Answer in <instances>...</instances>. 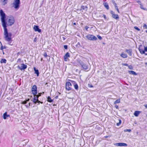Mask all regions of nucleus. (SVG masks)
Returning a JSON list of instances; mask_svg holds the SVG:
<instances>
[{
  "instance_id": "473e14b6",
  "label": "nucleus",
  "mask_w": 147,
  "mask_h": 147,
  "mask_svg": "<svg viewBox=\"0 0 147 147\" xmlns=\"http://www.w3.org/2000/svg\"><path fill=\"white\" fill-rule=\"evenodd\" d=\"M33 102L35 103H36L37 102V99L36 98H34L33 100Z\"/></svg>"
},
{
  "instance_id": "f03ea898",
  "label": "nucleus",
  "mask_w": 147,
  "mask_h": 147,
  "mask_svg": "<svg viewBox=\"0 0 147 147\" xmlns=\"http://www.w3.org/2000/svg\"><path fill=\"white\" fill-rule=\"evenodd\" d=\"M0 16L3 26V27L7 26L5 20V14L2 9L0 11Z\"/></svg>"
},
{
  "instance_id": "603ef678",
  "label": "nucleus",
  "mask_w": 147,
  "mask_h": 147,
  "mask_svg": "<svg viewBox=\"0 0 147 147\" xmlns=\"http://www.w3.org/2000/svg\"><path fill=\"white\" fill-rule=\"evenodd\" d=\"M113 4H114V6H115V7L116 6H117V4H116V3H115V2H114L113 3Z\"/></svg>"
},
{
  "instance_id": "2f4dec72",
  "label": "nucleus",
  "mask_w": 147,
  "mask_h": 147,
  "mask_svg": "<svg viewBox=\"0 0 147 147\" xmlns=\"http://www.w3.org/2000/svg\"><path fill=\"white\" fill-rule=\"evenodd\" d=\"M97 37L100 40H101L102 39V37L100 36H99V35H97Z\"/></svg>"
},
{
  "instance_id": "a211bd4d",
  "label": "nucleus",
  "mask_w": 147,
  "mask_h": 147,
  "mask_svg": "<svg viewBox=\"0 0 147 147\" xmlns=\"http://www.w3.org/2000/svg\"><path fill=\"white\" fill-rule=\"evenodd\" d=\"M34 73L36 74L37 76H38L39 74V72L38 69H36L35 67L34 68Z\"/></svg>"
},
{
  "instance_id": "37998d69",
  "label": "nucleus",
  "mask_w": 147,
  "mask_h": 147,
  "mask_svg": "<svg viewBox=\"0 0 147 147\" xmlns=\"http://www.w3.org/2000/svg\"><path fill=\"white\" fill-rule=\"evenodd\" d=\"M144 51H147V47H144Z\"/></svg>"
},
{
  "instance_id": "4d7b16f0",
  "label": "nucleus",
  "mask_w": 147,
  "mask_h": 147,
  "mask_svg": "<svg viewBox=\"0 0 147 147\" xmlns=\"http://www.w3.org/2000/svg\"><path fill=\"white\" fill-rule=\"evenodd\" d=\"M30 103H29V105H28V107H30Z\"/></svg>"
},
{
  "instance_id": "ea45409f",
  "label": "nucleus",
  "mask_w": 147,
  "mask_h": 147,
  "mask_svg": "<svg viewBox=\"0 0 147 147\" xmlns=\"http://www.w3.org/2000/svg\"><path fill=\"white\" fill-rule=\"evenodd\" d=\"M64 48L65 49H67V45H64Z\"/></svg>"
},
{
  "instance_id": "cd10ccee",
  "label": "nucleus",
  "mask_w": 147,
  "mask_h": 147,
  "mask_svg": "<svg viewBox=\"0 0 147 147\" xmlns=\"http://www.w3.org/2000/svg\"><path fill=\"white\" fill-rule=\"evenodd\" d=\"M131 129H125L124 130V131L125 132H126V131H128L129 132H130L131 131Z\"/></svg>"
},
{
  "instance_id": "79ce46f5",
  "label": "nucleus",
  "mask_w": 147,
  "mask_h": 147,
  "mask_svg": "<svg viewBox=\"0 0 147 147\" xmlns=\"http://www.w3.org/2000/svg\"><path fill=\"white\" fill-rule=\"evenodd\" d=\"M122 65H123L126 66H128V65L126 63L123 64Z\"/></svg>"
},
{
  "instance_id": "c85d7f7f",
  "label": "nucleus",
  "mask_w": 147,
  "mask_h": 147,
  "mask_svg": "<svg viewBox=\"0 0 147 147\" xmlns=\"http://www.w3.org/2000/svg\"><path fill=\"white\" fill-rule=\"evenodd\" d=\"M119 122L118 123H117V126H119V125L121 123V120L120 119H119Z\"/></svg>"
},
{
  "instance_id": "09e8293b",
  "label": "nucleus",
  "mask_w": 147,
  "mask_h": 147,
  "mask_svg": "<svg viewBox=\"0 0 147 147\" xmlns=\"http://www.w3.org/2000/svg\"><path fill=\"white\" fill-rule=\"evenodd\" d=\"M115 108L117 109H118V108H119V107H118V106H117V105H116L115 106Z\"/></svg>"
},
{
  "instance_id": "72a5a7b5",
  "label": "nucleus",
  "mask_w": 147,
  "mask_h": 147,
  "mask_svg": "<svg viewBox=\"0 0 147 147\" xmlns=\"http://www.w3.org/2000/svg\"><path fill=\"white\" fill-rule=\"evenodd\" d=\"M128 67L129 69H133V67L131 65H128Z\"/></svg>"
},
{
  "instance_id": "13d9d810",
  "label": "nucleus",
  "mask_w": 147,
  "mask_h": 147,
  "mask_svg": "<svg viewBox=\"0 0 147 147\" xmlns=\"http://www.w3.org/2000/svg\"><path fill=\"white\" fill-rule=\"evenodd\" d=\"M29 100H30V99H28L27 100H26V101H27H27H29Z\"/></svg>"
},
{
  "instance_id": "6e6552de",
  "label": "nucleus",
  "mask_w": 147,
  "mask_h": 147,
  "mask_svg": "<svg viewBox=\"0 0 147 147\" xmlns=\"http://www.w3.org/2000/svg\"><path fill=\"white\" fill-rule=\"evenodd\" d=\"M79 63L84 69L85 70H87L88 69V66L86 64L84 63L81 61H79Z\"/></svg>"
},
{
  "instance_id": "e2e57ef3",
  "label": "nucleus",
  "mask_w": 147,
  "mask_h": 147,
  "mask_svg": "<svg viewBox=\"0 0 147 147\" xmlns=\"http://www.w3.org/2000/svg\"><path fill=\"white\" fill-rule=\"evenodd\" d=\"M136 133H137V134H138V132H136Z\"/></svg>"
},
{
  "instance_id": "f257e3e1",
  "label": "nucleus",
  "mask_w": 147,
  "mask_h": 147,
  "mask_svg": "<svg viewBox=\"0 0 147 147\" xmlns=\"http://www.w3.org/2000/svg\"><path fill=\"white\" fill-rule=\"evenodd\" d=\"M4 28V38L6 41L9 42L11 41V36L12 34L11 33H8L7 26L3 27Z\"/></svg>"
},
{
  "instance_id": "f704fd0d",
  "label": "nucleus",
  "mask_w": 147,
  "mask_h": 147,
  "mask_svg": "<svg viewBox=\"0 0 147 147\" xmlns=\"http://www.w3.org/2000/svg\"><path fill=\"white\" fill-rule=\"evenodd\" d=\"M134 28L135 29H136V30H138V31H139L140 30V29L137 26H135Z\"/></svg>"
},
{
  "instance_id": "c03bdc74",
  "label": "nucleus",
  "mask_w": 147,
  "mask_h": 147,
  "mask_svg": "<svg viewBox=\"0 0 147 147\" xmlns=\"http://www.w3.org/2000/svg\"><path fill=\"white\" fill-rule=\"evenodd\" d=\"M37 41V39H36V38H35L34 40V42H35L36 41Z\"/></svg>"
},
{
  "instance_id": "5fc2aeb1",
  "label": "nucleus",
  "mask_w": 147,
  "mask_h": 147,
  "mask_svg": "<svg viewBox=\"0 0 147 147\" xmlns=\"http://www.w3.org/2000/svg\"><path fill=\"white\" fill-rule=\"evenodd\" d=\"M25 106H26V107L27 108H29V107H28V105H25Z\"/></svg>"
},
{
  "instance_id": "0e129e2a",
  "label": "nucleus",
  "mask_w": 147,
  "mask_h": 147,
  "mask_svg": "<svg viewBox=\"0 0 147 147\" xmlns=\"http://www.w3.org/2000/svg\"><path fill=\"white\" fill-rule=\"evenodd\" d=\"M145 55H147V54H145Z\"/></svg>"
},
{
  "instance_id": "bf43d9fd",
  "label": "nucleus",
  "mask_w": 147,
  "mask_h": 147,
  "mask_svg": "<svg viewBox=\"0 0 147 147\" xmlns=\"http://www.w3.org/2000/svg\"><path fill=\"white\" fill-rule=\"evenodd\" d=\"M74 25H76V23H74Z\"/></svg>"
},
{
  "instance_id": "f8f14e48",
  "label": "nucleus",
  "mask_w": 147,
  "mask_h": 147,
  "mask_svg": "<svg viewBox=\"0 0 147 147\" xmlns=\"http://www.w3.org/2000/svg\"><path fill=\"white\" fill-rule=\"evenodd\" d=\"M116 145L117 146H127V144H126V143H116Z\"/></svg>"
},
{
  "instance_id": "2eb2a0df",
  "label": "nucleus",
  "mask_w": 147,
  "mask_h": 147,
  "mask_svg": "<svg viewBox=\"0 0 147 147\" xmlns=\"http://www.w3.org/2000/svg\"><path fill=\"white\" fill-rule=\"evenodd\" d=\"M125 51L129 55L131 56L132 55V50L131 49H126Z\"/></svg>"
},
{
  "instance_id": "69168bd1",
  "label": "nucleus",
  "mask_w": 147,
  "mask_h": 147,
  "mask_svg": "<svg viewBox=\"0 0 147 147\" xmlns=\"http://www.w3.org/2000/svg\"><path fill=\"white\" fill-rule=\"evenodd\" d=\"M146 116L147 117V115H146Z\"/></svg>"
},
{
  "instance_id": "6e6d98bb",
  "label": "nucleus",
  "mask_w": 147,
  "mask_h": 147,
  "mask_svg": "<svg viewBox=\"0 0 147 147\" xmlns=\"http://www.w3.org/2000/svg\"><path fill=\"white\" fill-rule=\"evenodd\" d=\"M144 106L146 108H147V104L145 105Z\"/></svg>"
},
{
  "instance_id": "7c9ffc66",
  "label": "nucleus",
  "mask_w": 147,
  "mask_h": 147,
  "mask_svg": "<svg viewBox=\"0 0 147 147\" xmlns=\"http://www.w3.org/2000/svg\"><path fill=\"white\" fill-rule=\"evenodd\" d=\"M7 0H3V3L4 5L7 3Z\"/></svg>"
},
{
  "instance_id": "423d86ee",
  "label": "nucleus",
  "mask_w": 147,
  "mask_h": 147,
  "mask_svg": "<svg viewBox=\"0 0 147 147\" xmlns=\"http://www.w3.org/2000/svg\"><path fill=\"white\" fill-rule=\"evenodd\" d=\"M71 84L69 82H67L65 84V88L66 90L69 91L71 90Z\"/></svg>"
},
{
  "instance_id": "a18cd8bd",
  "label": "nucleus",
  "mask_w": 147,
  "mask_h": 147,
  "mask_svg": "<svg viewBox=\"0 0 147 147\" xmlns=\"http://www.w3.org/2000/svg\"><path fill=\"white\" fill-rule=\"evenodd\" d=\"M137 2L140 5L142 4V3L141 1H138Z\"/></svg>"
},
{
  "instance_id": "c9c22d12",
  "label": "nucleus",
  "mask_w": 147,
  "mask_h": 147,
  "mask_svg": "<svg viewBox=\"0 0 147 147\" xmlns=\"http://www.w3.org/2000/svg\"><path fill=\"white\" fill-rule=\"evenodd\" d=\"M115 7V9L117 10V12L119 13V9H118V7L117 6H116Z\"/></svg>"
},
{
  "instance_id": "5701e85b",
  "label": "nucleus",
  "mask_w": 147,
  "mask_h": 147,
  "mask_svg": "<svg viewBox=\"0 0 147 147\" xmlns=\"http://www.w3.org/2000/svg\"><path fill=\"white\" fill-rule=\"evenodd\" d=\"M47 101L49 102H52L53 101V100H52L50 96H48L47 98Z\"/></svg>"
},
{
  "instance_id": "0eeeda50",
  "label": "nucleus",
  "mask_w": 147,
  "mask_h": 147,
  "mask_svg": "<svg viewBox=\"0 0 147 147\" xmlns=\"http://www.w3.org/2000/svg\"><path fill=\"white\" fill-rule=\"evenodd\" d=\"M18 67L20 70H22L23 69H25L27 67V66L24 64H22L20 65H18Z\"/></svg>"
},
{
  "instance_id": "8fccbe9b",
  "label": "nucleus",
  "mask_w": 147,
  "mask_h": 147,
  "mask_svg": "<svg viewBox=\"0 0 147 147\" xmlns=\"http://www.w3.org/2000/svg\"><path fill=\"white\" fill-rule=\"evenodd\" d=\"M3 47L2 46V45L1 46V48H0V49H1V50H3Z\"/></svg>"
},
{
  "instance_id": "b1692460",
  "label": "nucleus",
  "mask_w": 147,
  "mask_h": 147,
  "mask_svg": "<svg viewBox=\"0 0 147 147\" xmlns=\"http://www.w3.org/2000/svg\"><path fill=\"white\" fill-rule=\"evenodd\" d=\"M120 102V99H117V100L115 101V102H114V104H116L117 103H119Z\"/></svg>"
},
{
  "instance_id": "412c9836",
  "label": "nucleus",
  "mask_w": 147,
  "mask_h": 147,
  "mask_svg": "<svg viewBox=\"0 0 147 147\" xmlns=\"http://www.w3.org/2000/svg\"><path fill=\"white\" fill-rule=\"evenodd\" d=\"M104 6L107 9H109V6L108 4L107 3H105L103 4Z\"/></svg>"
},
{
  "instance_id": "9b49d317",
  "label": "nucleus",
  "mask_w": 147,
  "mask_h": 147,
  "mask_svg": "<svg viewBox=\"0 0 147 147\" xmlns=\"http://www.w3.org/2000/svg\"><path fill=\"white\" fill-rule=\"evenodd\" d=\"M33 29L36 32H41V30L39 28L38 26L36 25L34 26L33 27Z\"/></svg>"
},
{
  "instance_id": "f3484780",
  "label": "nucleus",
  "mask_w": 147,
  "mask_h": 147,
  "mask_svg": "<svg viewBox=\"0 0 147 147\" xmlns=\"http://www.w3.org/2000/svg\"><path fill=\"white\" fill-rule=\"evenodd\" d=\"M140 113V112L139 111H136L134 113V115L136 117H138Z\"/></svg>"
},
{
  "instance_id": "1a4fd4ad",
  "label": "nucleus",
  "mask_w": 147,
  "mask_h": 147,
  "mask_svg": "<svg viewBox=\"0 0 147 147\" xmlns=\"http://www.w3.org/2000/svg\"><path fill=\"white\" fill-rule=\"evenodd\" d=\"M32 91L33 95L37 93V87L36 85H34L32 88Z\"/></svg>"
},
{
  "instance_id": "6ab92c4d",
  "label": "nucleus",
  "mask_w": 147,
  "mask_h": 147,
  "mask_svg": "<svg viewBox=\"0 0 147 147\" xmlns=\"http://www.w3.org/2000/svg\"><path fill=\"white\" fill-rule=\"evenodd\" d=\"M128 72L130 74L135 75H137V74L135 71H129Z\"/></svg>"
},
{
  "instance_id": "7ed1b4c3",
  "label": "nucleus",
  "mask_w": 147,
  "mask_h": 147,
  "mask_svg": "<svg viewBox=\"0 0 147 147\" xmlns=\"http://www.w3.org/2000/svg\"><path fill=\"white\" fill-rule=\"evenodd\" d=\"M6 20L7 24L8 26H11L14 24L15 22L14 18L12 16L8 17Z\"/></svg>"
},
{
  "instance_id": "4c0bfd02",
  "label": "nucleus",
  "mask_w": 147,
  "mask_h": 147,
  "mask_svg": "<svg viewBox=\"0 0 147 147\" xmlns=\"http://www.w3.org/2000/svg\"><path fill=\"white\" fill-rule=\"evenodd\" d=\"M27 103V101H23L21 103L22 104H26V103Z\"/></svg>"
},
{
  "instance_id": "393cba45",
  "label": "nucleus",
  "mask_w": 147,
  "mask_h": 147,
  "mask_svg": "<svg viewBox=\"0 0 147 147\" xmlns=\"http://www.w3.org/2000/svg\"><path fill=\"white\" fill-rule=\"evenodd\" d=\"M140 5V8L142 9H143L144 10H147V9L146 8H144L143 7V5H142V4H141Z\"/></svg>"
},
{
  "instance_id": "ddd939ff",
  "label": "nucleus",
  "mask_w": 147,
  "mask_h": 147,
  "mask_svg": "<svg viewBox=\"0 0 147 147\" xmlns=\"http://www.w3.org/2000/svg\"><path fill=\"white\" fill-rule=\"evenodd\" d=\"M70 55L69 54V53L68 52H67L65 54V55L64 56V60L65 61H67V57H69Z\"/></svg>"
},
{
  "instance_id": "de8ad7c7",
  "label": "nucleus",
  "mask_w": 147,
  "mask_h": 147,
  "mask_svg": "<svg viewBox=\"0 0 147 147\" xmlns=\"http://www.w3.org/2000/svg\"><path fill=\"white\" fill-rule=\"evenodd\" d=\"M103 17L105 19H106V15H103Z\"/></svg>"
},
{
  "instance_id": "aec40b11",
  "label": "nucleus",
  "mask_w": 147,
  "mask_h": 147,
  "mask_svg": "<svg viewBox=\"0 0 147 147\" xmlns=\"http://www.w3.org/2000/svg\"><path fill=\"white\" fill-rule=\"evenodd\" d=\"M73 84H74V88H75V89H76V90H78V85H77V84L76 83V82H74V81H73Z\"/></svg>"
},
{
  "instance_id": "c756f323",
  "label": "nucleus",
  "mask_w": 147,
  "mask_h": 147,
  "mask_svg": "<svg viewBox=\"0 0 147 147\" xmlns=\"http://www.w3.org/2000/svg\"><path fill=\"white\" fill-rule=\"evenodd\" d=\"M34 98H36L37 100L38 99V96H37V95L36 94L35 95H34Z\"/></svg>"
},
{
  "instance_id": "4468645a",
  "label": "nucleus",
  "mask_w": 147,
  "mask_h": 147,
  "mask_svg": "<svg viewBox=\"0 0 147 147\" xmlns=\"http://www.w3.org/2000/svg\"><path fill=\"white\" fill-rule=\"evenodd\" d=\"M3 119H5L9 117H10V115H7V113L6 112L3 114Z\"/></svg>"
},
{
  "instance_id": "a878e982",
  "label": "nucleus",
  "mask_w": 147,
  "mask_h": 147,
  "mask_svg": "<svg viewBox=\"0 0 147 147\" xmlns=\"http://www.w3.org/2000/svg\"><path fill=\"white\" fill-rule=\"evenodd\" d=\"M6 60L5 59H2L1 61V63H6Z\"/></svg>"
},
{
  "instance_id": "4be33fe9",
  "label": "nucleus",
  "mask_w": 147,
  "mask_h": 147,
  "mask_svg": "<svg viewBox=\"0 0 147 147\" xmlns=\"http://www.w3.org/2000/svg\"><path fill=\"white\" fill-rule=\"evenodd\" d=\"M87 7L86 6H82L81 7V9L86 10L87 9Z\"/></svg>"
},
{
  "instance_id": "dca6fc26",
  "label": "nucleus",
  "mask_w": 147,
  "mask_h": 147,
  "mask_svg": "<svg viewBox=\"0 0 147 147\" xmlns=\"http://www.w3.org/2000/svg\"><path fill=\"white\" fill-rule=\"evenodd\" d=\"M120 56L123 58H126L127 57V55L126 54L123 53H122L121 54Z\"/></svg>"
},
{
  "instance_id": "39448f33",
  "label": "nucleus",
  "mask_w": 147,
  "mask_h": 147,
  "mask_svg": "<svg viewBox=\"0 0 147 147\" xmlns=\"http://www.w3.org/2000/svg\"><path fill=\"white\" fill-rule=\"evenodd\" d=\"M20 3V0H15L13 3V6L15 9H18L19 8Z\"/></svg>"
},
{
  "instance_id": "052dcab7",
  "label": "nucleus",
  "mask_w": 147,
  "mask_h": 147,
  "mask_svg": "<svg viewBox=\"0 0 147 147\" xmlns=\"http://www.w3.org/2000/svg\"><path fill=\"white\" fill-rule=\"evenodd\" d=\"M0 44H1V45H2V43H1V42H0Z\"/></svg>"
},
{
  "instance_id": "49530a36",
  "label": "nucleus",
  "mask_w": 147,
  "mask_h": 147,
  "mask_svg": "<svg viewBox=\"0 0 147 147\" xmlns=\"http://www.w3.org/2000/svg\"><path fill=\"white\" fill-rule=\"evenodd\" d=\"M86 30H87L89 28V27L87 26H85V27Z\"/></svg>"
},
{
  "instance_id": "9d476101",
  "label": "nucleus",
  "mask_w": 147,
  "mask_h": 147,
  "mask_svg": "<svg viewBox=\"0 0 147 147\" xmlns=\"http://www.w3.org/2000/svg\"><path fill=\"white\" fill-rule=\"evenodd\" d=\"M111 13L112 15V17L114 18L117 19L119 18L118 16L116 14H115L112 11H111Z\"/></svg>"
},
{
  "instance_id": "680f3d73",
  "label": "nucleus",
  "mask_w": 147,
  "mask_h": 147,
  "mask_svg": "<svg viewBox=\"0 0 147 147\" xmlns=\"http://www.w3.org/2000/svg\"><path fill=\"white\" fill-rule=\"evenodd\" d=\"M42 58H41V61H42Z\"/></svg>"
},
{
  "instance_id": "58836bf2",
  "label": "nucleus",
  "mask_w": 147,
  "mask_h": 147,
  "mask_svg": "<svg viewBox=\"0 0 147 147\" xmlns=\"http://www.w3.org/2000/svg\"><path fill=\"white\" fill-rule=\"evenodd\" d=\"M88 87H89L90 88H92V87H93V86L92 85L90 84H88Z\"/></svg>"
},
{
  "instance_id": "20e7f679",
  "label": "nucleus",
  "mask_w": 147,
  "mask_h": 147,
  "mask_svg": "<svg viewBox=\"0 0 147 147\" xmlns=\"http://www.w3.org/2000/svg\"><path fill=\"white\" fill-rule=\"evenodd\" d=\"M86 37L88 40H96L97 39L95 36L92 34H88Z\"/></svg>"
},
{
  "instance_id": "a19ab883",
  "label": "nucleus",
  "mask_w": 147,
  "mask_h": 147,
  "mask_svg": "<svg viewBox=\"0 0 147 147\" xmlns=\"http://www.w3.org/2000/svg\"><path fill=\"white\" fill-rule=\"evenodd\" d=\"M143 27V28H146L147 29V26L146 24L144 25Z\"/></svg>"
},
{
  "instance_id": "e433bc0d",
  "label": "nucleus",
  "mask_w": 147,
  "mask_h": 147,
  "mask_svg": "<svg viewBox=\"0 0 147 147\" xmlns=\"http://www.w3.org/2000/svg\"><path fill=\"white\" fill-rule=\"evenodd\" d=\"M43 55L45 57H47L48 56V55H47V53L46 52L44 53Z\"/></svg>"
},
{
  "instance_id": "bb28decb",
  "label": "nucleus",
  "mask_w": 147,
  "mask_h": 147,
  "mask_svg": "<svg viewBox=\"0 0 147 147\" xmlns=\"http://www.w3.org/2000/svg\"><path fill=\"white\" fill-rule=\"evenodd\" d=\"M139 51H140V53L142 54H143L145 53V51H144L143 50L141 49H139Z\"/></svg>"
},
{
  "instance_id": "3c124183",
  "label": "nucleus",
  "mask_w": 147,
  "mask_h": 147,
  "mask_svg": "<svg viewBox=\"0 0 147 147\" xmlns=\"http://www.w3.org/2000/svg\"><path fill=\"white\" fill-rule=\"evenodd\" d=\"M37 102H38V103L41 102V103H42V102H41L40 101H39L38 99L37 100Z\"/></svg>"
},
{
  "instance_id": "864d4df0",
  "label": "nucleus",
  "mask_w": 147,
  "mask_h": 147,
  "mask_svg": "<svg viewBox=\"0 0 147 147\" xmlns=\"http://www.w3.org/2000/svg\"><path fill=\"white\" fill-rule=\"evenodd\" d=\"M41 93H39V94L36 95H37V96H38V97H39V96H41Z\"/></svg>"
}]
</instances>
